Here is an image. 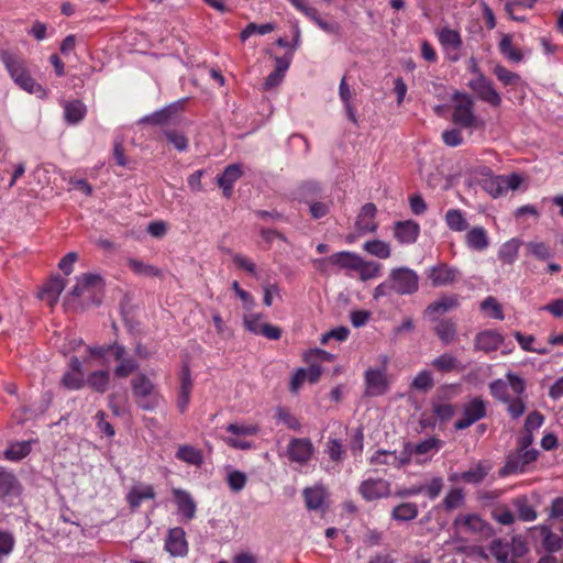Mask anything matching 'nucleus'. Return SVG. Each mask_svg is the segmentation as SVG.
I'll return each instance as SVG.
<instances>
[{
	"mask_svg": "<svg viewBox=\"0 0 563 563\" xmlns=\"http://www.w3.org/2000/svg\"><path fill=\"white\" fill-rule=\"evenodd\" d=\"M0 58L15 85L38 98L46 97L45 89L31 77L21 57L3 51L0 53Z\"/></svg>",
	"mask_w": 563,
	"mask_h": 563,
	"instance_id": "obj_1",
	"label": "nucleus"
},
{
	"mask_svg": "<svg viewBox=\"0 0 563 563\" xmlns=\"http://www.w3.org/2000/svg\"><path fill=\"white\" fill-rule=\"evenodd\" d=\"M453 101L454 109L452 120L455 124L465 129L479 128L483 125V122L478 120L474 113V101L468 95L455 92L453 95Z\"/></svg>",
	"mask_w": 563,
	"mask_h": 563,
	"instance_id": "obj_2",
	"label": "nucleus"
},
{
	"mask_svg": "<svg viewBox=\"0 0 563 563\" xmlns=\"http://www.w3.org/2000/svg\"><path fill=\"white\" fill-rule=\"evenodd\" d=\"M522 177L512 173L509 175H494L479 179V186L493 198L506 196L509 191L517 190L522 184Z\"/></svg>",
	"mask_w": 563,
	"mask_h": 563,
	"instance_id": "obj_3",
	"label": "nucleus"
},
{
	"mask_svg": "<svg viewBox=\"0 0 563 563\" xmlns=\"http://www.w3.org/2000/svg\"><path fill=\"white\" fill-rule=\"evenodd\" d=\"M389 280L393 290L399 295H411L418 290L419 277L415 271L408 267L394 268L390 272Z\"/></svg>",
	"mask_w": 563,
	"mask_h": 563,
	"instance_id": "obj_4",
	"label": "nucleus"
},
{
	"mask_svg": "<svg viewBox=\"0 0 563 563\" xmlns=\"http://www.w3.org/2000/svg\"><path fill=\"white\" fill-rule=\"evenodd\" d=\"M539 455L537 450H519L507 456L505 465L499 470V475L505 477L512 474L523 473L529 464L534 462Z\"/></svg>",
	"mask_w": 563,
	"mask_h": 563,
	"instance_id": "obj_5",
	"label": "nucleus"
},
{
	"mask_svg": "<svg viewBox=\"0 0 563 563\" xmlns=\"http://www.w3.org/2000/svg\"><path fill=\"white\" fill-rule=\"evenodd\" d=\"M316 452L309 438H292L286 448V455L291 463L307 465Z\"/></svg>",
	"mask_w": 563,
	"mask_h": 563,
	"instance_id": "obj_6",
	"label": "nucleus"
},
{
	"mask_svg": "<svg viewBox=\"0 0 563 563\" xmlns=\"http://www.w3.org/2000/svg\"><path fill=\"white\" fill-rule=\"evenodd\" d=\"M487 412V402L479 397H475L464 405L463 417L455 421L456 430H464L478 420L483 419Z\"/></svg>",
	"mask_w": 563,
	"mask_h": 563,
	"instance_id": "obj_7",
	"label": "nucleus"
},
{
	"mask_svg": "<svg viewBox=\"0 0 563 563\" xmlns=\"http://www.w3.org/2000/svg\"><path fill=\"white\" fill-rule=\"evenodd\" d=\"M468 87L477 95V97L489 103L493 107H498L501 103V97L494 88L490 80H488L482 73L470 80Z\"/></svg>",
	"mask_w": 563,
	"mask_h": 563,
	"instance_id": "obj_8",
	"label": "nucleus"
},
{
	"mask_svg": "<svg viewBox=\"0 0 563 563\" xmlns=\"http://www.w3.org/2000/svg\"><path fill=\"white\" fill-rule=\"evenodd\" d=\"M302 497L305 500V506L308 510L318 511L322 515L327 512V500L329 498V493L323 485L317 484L311 487H306L302 490Z\"/></svg>",
	"mask_w": 563,
	"mask_h": 563,
	"instance_id": "obj_9",
	"label": "nucleus"
},
{
	"mask_svg": "<svg viewBox=\"0 0 563 563\" xmlns=\"http://www.w3.org/2000/svg\"><path fill=\"white\" fill-rule=\"evenodd\" d=\"M179 386L177 389V408L183 413L185 412L190 404L191 393L194 388V379L189 365L185 362L178 374Z\"/></svg>",
	"mask_w": 563,
	"mask_h": 563,
	"instance_id": "obj_10",
	"label": "nucleus"
},
{
	"mask_svg": "<svg viewBox=\"0 0 563 563\" xmlns=\"http://www.w3.org/2000/svg\"><path fill=\"white\" fill-rule=\"evenodd\" d=\"M102 285V278L98 274L87 273L76 278V284L73 286L69 297L71 300L80 298H90L96 288Z\"/></svg>",
	"mask_w": 563,
	"mask_h": 563,
	"instance_id": "obj_11",
	"label": "nucleus"
},
{
	"mask_svg": "<svg viewBox=\"0 0 563 563\" xmlns=\"http://www.w3.org/2000/svg\"><path fill=\"white\" fill-rule=\"evenodd\" d=\"M358 493L366 501H374L390 495V485L383 478H368L358 486Z\"/></svg>",
	"mask_w": 563,
	"mask_h": 563,
	"instance_id": "obj_12",
	"label": "nucleus"
},
{
	"mask_svg": "<svg viewBox=\"0 0 563 563\" xmlns=\"http://www.w3.org/2000/svg\"><path fill=\"white\" fill-rule=\"evenodd\" d=\"M185 100L173 102L140 119V124L167 125L175 121L176 113L183 109Z\"/></svg>",
	"mask_w": 563,
	"mask_h": 563,
	"instance_id": "obj_13",
	"label": "nucleus"
},
{
	"mask_svg": "<svg viewBox=\"0 0 563 563\" xmlns=\"http://www.w3.org/2000/svg\"><path fill=\"white\" fill-rule=\"evenodd\" d=\"M322 368L318 364L299 367L295 371L289 383V390L297 394L305 383L314 384L320 379Z\"/></svg>",
	"mask_w": 563,
	"mask_h": 563,
	"instance_id": "obj_14",
	"label": "nucleus"
},
{
	"mask_svg": "<svg viewBox=\"0 0 563 563\" xmlns=\"http://www.w3.org/2000/svg\"><path fill=\"white\" fill-rule=\"evenodd\" d=\"M365 394L369 397L384 395L388 390V379L384 369L368 368L365 372Z\"/></svg>",
	"mask_w": 563,
	"mask_h": 563,
	"instance_id": "obj_15",
	"label": "nucleus"
},
{
	"mask_svg": "<svg viewBox=\"0 0 563 563\" xmlns=\"http://www.w3.org/2000/svg\"><path fill=\"white\" fill-rule=\"evenodd\" d=\"M428 278L434 287L451 285L456 282L460 276L457 268L446 264L432 266L427 272Z\"/></svg>",
	"mask_w": 563,
	"mask_h": 563,
	"instance_id": "obj_16",
	"label": "nucleus"
},
{
	"mask_svg": "<svg viewBox=\"0 0 563 563\" xmlns=\"http://www.w3.org/2000/svg\"><path fill=\"white\" fill-rule=\"evenodd\" d=\"M164 549L172 556H185L188 553V543L185 530L180 527L169 529Z\"/></svg>",
	"mask_w": 563,
	"mask_h": 563,
	"instance_id": "obj_17",
	"label": "nucleus"
},
{
	"mask_svg": "<svg viewBox=\"0 0 563 563\" xmlns=\"http://www.w3.org/2000/svg\"><path fill=\"white\" fill-rule=\"evenodd\" d=\"M325 261L347 272H357L362 257L355 253L344 251L331 255L328 260L316 261L314 266L320 268Z\"/></svg>",
	"mask_w": 563,
	"mask_h": 563,
	"instance_id": "obj_18",
	"label": "nucleus"
},
{
	"mask_svg": "<svg viewBox=\"0 0 563 563\" xmlns=\"http://www.w3.org/2000/svg\"><path fill=\"white\" fill-rule=\"evenodd\" d=\"M460 298L457 295L442 296L438 300L430 303L424 314L432 321H437L441 316L457 308Z\"/></svg>",
	"mask_w": 563,
	"mask_h": 563,
	"instance_id": "obj_19",
	"label": "nucleus"
},
{
	"mask_svg": "<svg viewBox=\"0 0 563 563\" xmlns=\"http://www.w3.org/2000/svg\"><path fill=\"white\" fill-rule=\"evenodd\" d=\"M526 550L522 543L515 548L501 540H494L490 545L492 555L500 563H514L512 556H520Z\"/></svg>",
	"mask_w": 563,
	"mask_h": 563,
	"instance_id": "obj_20",
	"label": "nucleus"
},
{
	"mask_svg": "<svg viewBox=\"0 0 563 563\" xmlns=\"http://www.w3.org/2000/svg\"><path fill=\"white\" fill-rule=\"evenodd\" d=\"M172 493L177 509L185 518V520H192L197 511V505L192 496L187 490H184L181 488H173Z\"/></svg>",
	"mask_w": 563,
	"mask_h": 563,
	"instance_id": "obj_21",
	"label": "nucleus"
},
{
	"mask_svg": "<svg viewBox=\"0 0 563 563\" xmlns=\"http://www.w3.org/2000/svg\"><path fill=\"white\" fill-rule=\"evenodd\" d=\"M504 338L496 330H485L477 334L475 346L481 352H494L503 346Z\"/></svg>",
	"mask_w": 563,
	"mask_h": 563,
	"instance_id": "obj_22",
	"label": "nucleus"
},
{
	"mask_svg": "<svg viewBox=\"0 0 563 563\" xmlns=\"http://www.w3.org/2000/svg\"><path fill=\"white\" fill-rule=\"evenodd\" d=\"M377 213V208L374 203H365L360 214L356 219V229L360 233H371L375 232L377 229V224L375 222V217Z\"/></svg>",
	"mask_w": 563,
	"mask_h": 563,
	"instance_id": "obj_23",
	"label": "nucleus"
},
{
	"mask_svg": "<svg viewBox=\"0 0 563 563\" xmlns=\"http://www.w3.org/2000/svg\"><path fill=\"white\" fill-rule=\"evenodd\" d=\"M420 227L412 220L399 221L395 224V238L402 244H412L417 241Z\"/></svg>",
	"mask_w": 563,
	"mask_h": 563,
	"instance_id": "obj_24",
	"label": "nucleus"
},
{
	"mask_svg": "<svg viewBox=\"0 0 563 563\" xmlns=\"http://www.w3.org/2000/svg\"><path fill=\"white\" fill-rule=\"evenodd\" d=\"M465 243L470 250L485 251L489 246V236L483 227H474L465 234Z\"/></svg>",
	"mask_w": 563,
	"mask_h": 563,
	"instance_id": "obj_25",
	"label": "nucleus"
},
{
	"mask_svg": "<svg viewBox=\"0 0 563 563\" xmlns=\"http://www.w3.org/2000/svg\"><path fill=\"white\" fill-rule=\"evenodd\" d=\"M242 176V168L239 164H232L225 167L223 173L218 176L217 183L222 188L223 195L229 198L232 194L233 184Z\"/></svg>",
	"mask_w": 563,
	"mask_h": 563,
	"instance_id": "obj_26",
	"label": "nucleus"
},
{
	"mask_svg": "<svg viewBox=\"0 0 563 563\" xmlns=\"http://www.w3.org/2000/svg\"><path fill=\"white\" fill-rule=\"evenodd\" d=\"M21 486L15 475L0 468V499L15 497L20 494Z\"/></svg>",
	"mask_w": 563,
	"mask_h": 563,
	"instance_id": "obj_27",
	"label": "nucleus"
},
{
	"mask_svg": "<svg viewBox=\"0 0 563 563\" xmlns=\"http://www.w3.org/2000/svg\"><path fill=\"white\" fill-rule=\"evenodd\" d=\"M437 36L446 53H456L462 46V38L456 30L443 27L437 31Z\"/></svg>",
	"mask_w": 563,
	"mask_h": 563,
	"instance_id": "obj_28",
	"label": "nucleus"
},
{
	"mask_svg": "<svg viewBox=\"0 0 563 563\" xmlns=\"http://www.w3.org/2000/svg\"><path fill=\"white\" fill-rule=\"evenodd\" d=\"M511 504L521 521L529 522L537 519V510L526 495L517 496L512 499Z\"/></svg>",
	"mask_w": 563,
	"mask_h": 563,
	"instance_id": "obj_29",
	"label": "nucleus"
},
{
	"mask_svg": "<svg viewBox=\"0 0 563 563\" xmlns=\"http://www.w3.org/2000/svg\"><path fill=\"white\" fill-rule=\"evenodd\" d=\"M156 496L153 486L151 485H136L131 488L126 496L128 504L132 509L141 506L145 499H154Z\"/></svg>",
	"mask_w": 563,
	"mask_h": 563,
	"instance_id": "obj_30",
	"label": "nucleus"
},
{
	"mask_svg": "<svg viewBox=\"0 0 563 563\" xmlns=\"http://www.w3.org/2000/svg\"><path fill=\"white\" fill-rule=\"evenodd\" d=\"M521 244L522 241L517 238H512L503 243L498 250L499 261L504 264L512 265L518 257Z\"/></svg>",
	"mask_w": 563,
	"mask_h": 563,
	"instance_id": "obj_31",
	"label": "nucleus"
},
{
	"mask_svg": "<svg viewBox=\"0 0 563 563\" xmlns=\"http://www.w3.org/2000/svg\"><path fill=\"white\" fill-rule=\"evenodd\" d=\"M479 310L486 318L499 321H503L505 319V313L501 303H499V301L493 296H488L481 301Z\"/></svg>",
	"mask_w": 563,
	"mask_h": 563,
	"instance_id": "obj_32",
	"label": "nucleus"
},
{
	"mask_svg": "<svg viewBox=\"0 0 563 563\" xmlns=\"http://www.w3.org/2000/svg\"><path fill=\"white\" fill-rule=\"evenodd\" d=\"M131 386L135 398H146L156 393L154 384L144 374L137 375L133 378Z\"/></svg>",
	"mask_w": 563,
	"mask_h": 563,
	"instance_id": "obj_33",
	"label": "nucleus"
},
{
	"mask_svg": "<svg viewBox=\"0 0 563 563\" xmlns=\"http://www.w3.org/2000/svg\"><path fill=\"white\" fill-rule=\"evenodd\" d=\"M419 509L415 503H401L391 510V519L405 522L413 520L418 517Z\"/></svg>",
	"mask_w": 563,
	"mask_h": 563,
	"instance_id": "obj_34",
	"label": "nucleus"
},
{
	"mask_svg": "<svg viewBox=\"0 0 563 563\" xmlns=\"http://www.w3.org/2000/svg\"><path fill=\"white\" fill-rule=\"evenodd\" d=\"M176 459L195 466H200L203 463L201 451L187 444L179 445L176 452Z\"/></svg>",
	"mask_w": 563,
	"mask_h": 563,
	"instance_id": "obj_35",
	"label": "nucleus"
},
{
	"mask_svg": "<svg viewBox=\"0 0 563 563\" xmlns=\"http://www.w3.org/2000/svg\"><path fill=\"white\" fill-rule=\"evenodd\" d=\"M65 285V280L59 276L51 278L43 287L42 298L46 299L51 305L55 303L64 290Z\"/></svg>",
	"mask_w": 563,
	"mask_h": 563,
	"instance_id": "obj_36",
	"label": "nucleus"
},
{
	"mask_svg": "<svg viewBox=\"0 0 563 563\" xmlns=\"http://www.w3.org/2000/svg\"><path fill=\"white\" fill-rule=\"evenodd\" d=\"M124 354H114L117 365L114 367V376L119 378H124L134 373L139 364L132 357H123Z\"/></svg>",
	"mask_w": 563,
	"mask_h": 563,
	"instance_id": "obj_37",
	"label": "nucleus"
},
{
	"mask_svg": "<svg viewBox=\"0 0 563 563\" xmlns=\"http://www.w3.org/2000/svg\"><path fill=\"white\" fill-rule=\"evenodd\" d=\"M435 334L438 338L444 343H452L456 339V324L452 320L442 319L440 320L435 328Z\"/></svg>",
	"mask_w": 563,
	"mask_h": 563,
	"instance_id": "obj_38",
	"label": "nucleus"
},
{
	"mask_svg": "<svg viewBox=\"0 0 563 563\" xmlns=\"http://www.w3.org/2000/svg\"><path fill=\"white\" fill-rule=\"evenodd\" d=\"M455 528H464L470 532L481 531L483 528V520L476 514L459 515L453 522Z\"/></svg>",
	"mask_w": 563,
	"mask_h": 563,
	"instance_id": "obj_39",
	"label": "nucleus"
},
{
	"mask_svg": "<svg viewBox=\"0 0 563 563\" xmlns=\"http://www.w3.org/2000/svg\"><path fill=\"white\" fill-rule=\"evenodd\" d=\"M86 114V107L81 101L66 102L64 106L65 120L70 124L80 122Z\"/></svg>",
	"mask_w": 563,
	"mask_h": 563,
	"instance_id": "obj_40",
	"label": "nucleus"
},
{
	"mask_svg": "<svg viewBox=\"0 0 563 563\" xmlns=\"http://www.w3.org/2000/svg\"><path fill=\"white\" fill-rule=\"evenodd\" d=\"M444 220L449 229L455 232H462L468 227L466 218L460 209H449L445 213Z\"/></svg>",
	"mask_w": 563,
	"mask_h": 563,
	"instance_id": "obj_41",
	"label": "nucleus"
},
{
	"mask_svg": "<svg viewBox=\"0 0 563 563\" xmlns=\"http://www.w3.org/2000/svg\"><path fill=\"white\" fill-rule=\"evenodd\" d=\"M499 51L512 63H520L523 59L522 53L512 45V37L509 34L503 35L499 42Z\"/></svg>",
	"mask_w": 563,
	"mask_h": 563,
	"instance_id": "obj_42",
	"label": "nucleus"
},
{
	"mask_svg": "<svg viewBox=\"0 0 563 563\" xmlns=\"http://www.w3.org/2000/svg\"><path fill=\"white\" fill-rule=\"evenodd\" d=\"M88 386L99 394H103L109 386L110 375L107 371H96L87 377Z\"/></svg>",
	"mask_w": 563,
	"mask_h": 563,
	"instance_id": "obj_43",
	"label": "nucleus"
},
{
	"mask_svg": "<svg viewBox=\"0 0 563 563\" xmlns=\"http://www.w3.org/2000/svg\"><path fill=\"white\" fill-rule=\"evenodd\" d=\"M543 547L549 552H556L563 547V537L554 533L550 528L541 527Z\"/></svg>",
	"mask_w": 563,
	"mask_h": 563,
	"instance_id": "obj_44",
	"label": "nucleus"
},
{
	"mask_svg": "<svg viewBox=\"0 0 563 563\" xmlns=\"http://www.w3.org/2000/svg\"><path fill=\"white\" fill-rule=\"evenodd\" d=\"M363 249L368 254L383 260L388 258L391 253L389 244L377 239L365 242Z\"/></svg>",
	"mask_w": 563,
	"mask_h": 563,
	"instance_id": "obj_45",
	"label": "nucleus"
},
{
	"mask_svg": "<svg viewBox=\"0 0 563 563\" xmlns=\"http://www.w3.org/2000/svg\"><path fill=\"white\" fill-rule=\"evenodd\" d=\"M163 134L166 141L172 144L178 152H186L188 150L189 142L184 132L173 129H165Z\"/></svg>",
	"mask_w": 563,
	"mask_h": 563,
	"instance_id": "obj_46",
	"label": "nucleus"
},
{
	"mask_svg": "<svg viewBox=\"0 0 563 563\" xmlns=\"http://www.w3.org/2000/svg\"><path fill=\"white\" fill-rule=\"evenodd\" d=\"M489 468L483 463H477L475 467L461 473L460 478L467 484H478L487 476Z\"/></svg>",
	"mask_w": 563,
	"mask_h": 563,
	"instance_id": "obj_47",
	"label": "nucleus"
},
{
	"mask_svg": "<svg viewBox=\"0 0 563 563\" xmlns=\"http://www.w3.org/2000/svg\"><path fill=\"white\" fill-rule=\"evenodd\" d=\"M129 267L136 275L141 276H161L162 271L154 265L147 264L141 260L129 258L128 260Z\"/></svg>",
	"mask_w": 563,
	"mask_h": 563,
	"instance_id": "obj_48",
	"label": "nucleus"
},
{
	"mask_svg": "<svg viewBox=\"0 0 563 563\" xmlns=\"http://www.w3.org/2000/svg\"><path fill=\"white\" fill-rule=\"evenodd\" d=\"M526 247L529 255L540 261H548L553 256L550 246L544 242L530 241Z\"/></svg>",
	"mask_w": 563,
	"mask_h": 563,
	"instance_id": "obj_49",
	"label": "nucleus"
},
{
	"mask_svg": "<svg viewBox=\"0 0 563 563\" xmlns=\"http://www.w3.org/2000/svg\"><path fill=\"white\" fill-rule=\"evenodd\" d=\"M31 452V444L27 441L16 442L10 445L4 451V457L9 461H20L29 455Z\"/></svg>",
	"mask_w": 563,
	"mask_h": 563,
	"instance_id": "obj_50",
	"label": "nucleus"
},
{
	"mask_svg": "<svg viewBox=\"0 0 563 563\" xmlns=\"http://www.w3.org/2000/svg\"><path fill=\"white\" fill-rule=\"evenodd\" d=\"M275 417L290 430L298 431L301 429L299 419L288 408L277 407Z\"/></svg>",
	"mask_w": 563,
	"mask_h": 563,
	"instance_id": "obj_51",
	"label": "nucleus"
},
{
	"mask_svg": "<svg viewBox=\"0 0 563 563\" xmlns=\"http://www.w3.org/2000/svg\"><path fill=\"white\" fill-rule=\"evenodd\" d=\"M382 265L376 262H367L362 258L357 273L360 275V278L365 282L368 279L376 278L380 275Z\"/></svg>",
	"mask_w": 563,
	"mask_h": 563,
	"instance_id": "obj_52",
	"label": "nucleus"
},
{
	"mask_svg": "<svg viewBox=\"0 0 563 563\" xmlns=\"http://www.w3.org/2000/svg\"><path fill=\"white\" fill-rule=\"evenodd\" d=\"M275 30V25L273 23H264L257 25L255 23H250L241 32V40L245 42L253 34L265 35Z\"/></svg>",
	"mask_w": 563,
	"mask_h": 563,
	"instance_id": "obj_53",
	"label": "nucleus"
},
{
	"mask_svg": "<svg viewBox=\"0 0 563 563\" xmlns=\"http://www.w3.org/2000/svg\"><path fill=\"white\" fill-rule=\"evenodd\" d=\"M62 385L69 390H78L85 385L84 373L66 372L62 377Z\"/></svg>",
	"mask_w": 563,
	"mask_h": 563,
	"instance_id": "obj_54",
	"label": "nucleus"
},
{
	"mask_svg": "<svg viewBox=\"0 0 563 563\" xmlns=\"http://www.w3.org/2000/svg\"><path fill=\"white\" fill-rule=\"evenodd\" d=\"M225 430L234 435H256L260 428L255 423H229Z\"/></svg>",
	"mask_w": 563,
	"mask_h": 563,
	"instance_id": "obj_55",
	"label": "nucleus"
},
{
	"mask_svg": "<svg viewBox=\"0 0 563 563\" xmlns=\"http://www.w3.org/2000/svg\"><path fill=\"white\" fill-rule=\"evenodd\" d=\"M247 482V476L241 471L234 470L228 474L227 483L234 493L241 492Z\"/></svg>",
	"mask_w": 563,
	"mask_h": 563,
	"instance_id": "obj_56",
	"label": "nucleus"
},
{
	"mask_svg": "<svg viewBox=\"0 0 563 563\" xmlns=\"http://www.w3.org/2000/svg\"><path fill=\"white\" fill-rule=\"evenodd\" d=\"M463 503H464V495H463L462 489H460V488L451 489L443 499V506L448 511L462 506Z\"/></svg>",
	"mask_w": 563,
	"mask_h": 563,
	"instance_id": "obj_57",
	"label": "nucleus"
},
{
	"mask_svg": "<svg viewBox=\"0 0 563 563\" xmlns=\"http://www.w3.org/2000/svg\"><path fill=\"white\" fill-rule=\"evenodd\" d=\"M494 74L504 85H517L520 81V76L514 71L508 70L501 65H497L494 68Z\"/></svg>",
	"mask_w": 563,
	"mask_h": 563,
	"instance_id": "obj_58",
	"label": "nucleus"
},
{
	"mask_svg": "<svg viewBox=\"0 0 563 563\" xmlns=\"http://www.w3.org/2000/svg\"><path fill=\"white\" fill-rule=\"evenodd\" d=\"M492 516L497 522L505 526L512 525L515 522V514L511 509L504 505L494 508Z\"/></svg>",
	"mask_w": 563,
	"mask_h": 563,
	"instance_id": "obj_59",
	"label": "nucleus"
},
{
	"mask_svg": "<svg viewBox=\"0 0 563 563\" xmlns=\"http://www.w3.org/2000/svg\"><path fill=\"white\" fill-rule=\"evenodd\" d=\"M442 445V441L438 438H429L427 440H423L419 443H417L411 450L417 455L427 454L428 452L435 450L438 451Z\"/></svg>",
	"mask_w": 563,
	"mask_h": 563,
	"instance_id": "obj_60",
	"label": "nucleus"
},
{
	"mask_svg": "<svg viewBox=\"0 0 563 563\" xmlns=\"http://www.w3.org/2000/svg\"><path fill=\"white\" fill-rule=\"evenodd\" d=\"M489 390L492 396L501 402L506 404L511 398L508 393V384L500 379L490 383Z\"/></svg>",
	"mask_w": 563,
	"mask_h": 563,
	"instance_id": "obj_61",
	"label": "nucleus"
},
{
	"mask_svg": "<svg viewBox=\"0 0 563 563\" xmlns=\"http://www.w3.org/2000/svg\"><path fill=\"white\" fill-rule=\"evenodd\" d=\"M411 387L417 390L428 391L433 387L431 374L428 371L420 372L412 380Z\"/></svg>",
	"mask_w": 563,
	"mask_h": 563,
	"instance_id": "obj_62",
	"label": "nucleus"
},
{
	"mask_svg": "<svg viewBox=\"0 0 563 563\" xmlns=\"http://www.w3.org/2000/svg\"><path fill=\"white\" fill-rule=\"evenodd\" d=\"M265 324L266 323L262 321V314L260 313H251L244 317L245 328L254 334H261Z\"/></svg>",
	"mask_w": 563,
	"mask_h": 563,
	"instance_id": "obj_63",
	"label": "nucleus"
},
{
	"mask_svg": "<svg viewBox=\"0 0 563 563\" xmlns=\"http://www.w3.org/2000/svg\"><path fill=\"white\" fill-rule=\"evenodd\" d=\"M549 518L563 523V497L554 498L549 507Z\"/></svg>",
	"mask_w": 563,
	"mask_h": 563,
	"instance_id": "obj_64",
	"label": "nucleus"
}]
</instances>
